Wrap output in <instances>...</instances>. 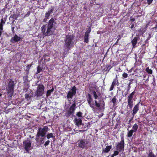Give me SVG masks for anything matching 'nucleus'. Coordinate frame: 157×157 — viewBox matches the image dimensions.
I'll return each mask as SVG.
<instances>
[{"mask_svg":"<svg viewBox=\"0 0 157 157\" xmlns=\"http://www.w3.org/2000/svg\"><path fill=\"white\" fill-rule=\"evenodd\" d=\"M87 97V102L90 107L92 108L93 111H95L96 109L95 106L98 109H105V102L103 98H98V101L96 100H95L94 104L92 103L93 102V98L90 94H88Z\"/></svg>","mask_w":157,"mask_h":157,"instance_id":"f257e3e1","label":"nucleus"},{"mask_svg":"<svg viewBox=\"0 0 157 157\" xmlns=\"http://www.w3.org/2000/svg\"><path fill=\"white\" fill-rule=\"evenodd\" d=\"M48 128L47 126H44L43 128H39L36 135L35 140L36 143L40 145L44 143V138L48 131Z\"/></svg>","mask_w":157,"mask_h":157,"instance_id":"f03ea898","label":"nucleus"},{"mask_svg":"<svg viewBox=\"0 0 157 157\" xmlns=\"http://www.w3.org/2000/svg\"><path fill=\"white\" fill-rule=\"evenodd\" d=\"M75 36L73 34L67 35L64 39V46L67 49V51L70 50V48L73 46Z\"/></svg>","mask_w":157,"mask_h":157,"instance_id":"7ed1b4c3","label":"nucleus"},{"mask_svg":"<svg viewBox=\"0 0 157 157\" xmlns=\"http://www.w3.org/2000/svg\"><path fill=\"white\" fill-rule=\"evenodd\" d=\"M14 86V81L12 79H10L9 82L7 89L8 94L10 97H12L13 95Z\"/></svg>","mask_w":157,"mask_h":157,"instance_id":"20e7f679","label":"nucleus"},{"mask_svg":"<svg viewBox=\"0 0 157 157\" xmlns=\"http://www.w3.org/2000/svg\"><path fill=\"white\" fill-rule=\"evenodd\" d=\"M44 87L43 84H39L37 85V90L35 93V96L39 97L43 95L44 93Z\"/></svg>","mask_w":157,"mask_h":157,"instance_id":"39448f33","label":"nucleus"},{"mask_svg":"<svg viewBox=\"0 0 157 157\" xmlns=\"http://www.w3.org/2000/svg\"><path fill=\"white\" fill-rule=\"evenodd\" d=\"M31 140L29 138H27V140L23 142L24 148L28 153H29V151L32 149L31 147Z\"/></svg>","mask_w":157,"mask_h":157,"instance_id":"423d86ee","label":"nucleus"},{"mask_svg":"<svg viewBox=\"0 0 157 157\" xmlns=\"http://www.w3.org/2000/svg\"><path fill=\"white\" fill-rule=\"evenodd\" d=\"M77 89L75 86H73L68 91L67 96V98L70 101L72 99L73 97L75 95L76 93Z\"/></svg>","mask_w":157,"mask_h":157,"instance_id":"0eeeda50","label":"nucleus"},{"mask_svg":"<svg viewBox=\"0 0 157 157\" xmlns=\"http://www.w3.org/2000/svg\"><path fill=\"white\" fill-rule=\"evenodd\" d=\"M135 93V91L134 90L133 92L130 93L127 97V106L130 109H131L133 106V96Z\"/></svg>","mask_w":157,"mask_h":157,"instance_id":"6e6552de","label":"nucleus"},{"mask_svg":"<svg viewBox=\"0 0 157 157\" xmlns=\"http://www.w3.org/2000/svg\"><path fill=\"white\" fill-rule=\"evenodd\" d=\"M121 141L117 145L116 149L119 151L123 152L124 151V141L123 136L121 137Z\"/></svg>","mask_w":157,"mask_h":157,"instance_id":"1a4fd4ad","label":"nucleus"},{"mask_svg":"<svg viewBox=\"0 0 157 157\" xmlns=\"http://www.w3.org/2000/svg\"><path fill=\"white\" fill-rule=\"evenodd\" d=\"M56 25V22L55 21V20L53 18H51L48 21V32L50 31H52V29L55 27Z\"/></svg>","mask_w":157,"mask_h":157,"instance_id":"9d476101","label":"nucleus"},{"mask_svg":"<svg viewBox=\"0 0 157 157\" xmlns=\"http://www.w3.org/2000/svg\"><path fill=\"white\" fill-rule=\"evenodd\" d=\"M46 28L45 25H43L41 27V31L44 36H48L52 35L53 34V32L52 31H50L48 32V29L46 32Z\"/></svg>","mask_w":157,"mask_h":157,"instance_id":"9b49d317","label":"nucleus"},{"mask_svg":"<svg viewBox=\"0 0 157 157\" xmlns=\"http://www.w3.org/2000/svg\"><path fill=\"white\" fill-rule=\"evenodd\" d=\"M78 147L80 148L83 149L86 147V145L87 143H86L85 140V139H82L80 140H78L77 141Z\"/></svg>","mask_w":157,"mask_h":157,"instance_id":"f8f14e48","label":"nucleus"},{"mask_svg":"<svg viewBox=\"0 0 157 157\" xmlns=\"http://www.w3.org/2000/svg\"><path fill=\"white\" fill-rule=\"evenodd\" d=\"M21 40V38L18 36L17 35L15 34L10 40V42L12 43L17 42Z\"/></svg>","mask_w":157,"mask_h":157,"instance_id":"ddd939ff","label":"nucleus"},{"mask_svg":"<svg viewBox=\"0 0 157 157\" xmlns=\"http://www.w3.org/2000/svg\"><path fill=\"white\" fill-rule=\"evenodd\" d=\"M54 10V7H52V9H49V10L47 12H46L45 13V17L46 19V20H45V19H44V22H46V20L47 19H49V17L50 15L53 13V11Z\"/></svg>","mask_w":157,"mask_h":157,"instance_id":"4468645a","label":"nucleus"},{"mask_svg":"<svg viewBox=\"0 0 157 157\" xmlns=\"http://www.w3.org/2000/svg\"><path fill=\"white\" fill-rule=\"evenodd\" d=\"M118 82V80L117 79V77L116 76V78L113 79L112 85L109 89V91L112 90L114 86H116Z\"/></svg>","mask_w":157,"mask_h":157,"instance_id":"2eb2a0df","label":"nucleus"},{"mask_svg":"<svg viewBox=\"0 0 157 157\" xmlns=\"http://www.w3.org/2000/svg\"><path fill=\"white\" fill-rule=\"evenodd\" d=\"M82 119L81 118H75L74 120V123L77 126L81 125L82 123Z\"/></svg>","mask_w":157,"mask_h":157,"instance_id":"dca6fc26","label":"nucleus"},{"mask_svg":"<svg viewBox=\"0 0 157 157\" xmlns=\"http://www.w3.org/2000/svg\"><path fill=\"white\" fill-rule=\"evenodd\" d=\"M139 103L137 104L134 107L132 110V115L134 116L135 114L139 110Z\"/></svg>","mask_w":157,"mask_h":157,"instance_id":"f3484780","label":"nucleus"},{"mask_svg":"<svg viewBox=\"0 0 157 157\" xmlns=\"http://www.w3.org/2000/svg\"><path fill=\"white\" fill-rule=\"evenodd\" d=\"M76 104L75 102L73 103L72 105L70 106L69 110L72 111L74 113H75V111L76 108Z\"/></svg>","mask_w":157,"mask_h":157,"instance_id":"a211bd4d","label":"nucleus"},{"mask_svg":"<svg viewBox=\"0 0 157 157\" xmlns=\"http://www.w3.org/2000/svg\"><path fill=\"white\" fill-rule=\"evenodd\" d=\"M139 39V37H134L133 40L131 41V43L132 44V45L133 47H135L136 46L137 40H138V39Z\"/></svg>","mask_w":157,"mask_h":157,"instance_id":"6ab92c4d","label":"nucleus"},{"mask_svg":"<svg viewBox=\"0 0 157 157\" xmlns=\"http://www.w3.org/2000/svg\"><path fill=\"white\" fill-rule=\"evenodd\" d=\"M112 148L111 146H106L105 148V149H103L102 150V153H108L110 151Z\"/></svg>","mask_w":157,"mask_h":157,"instance_id":"aec40b11","label":"nucleus"},{"mask_svg":"<svg viewBox=\"0 0 157 157\" xmlns=\"http://www.w3.org/2000/svg\"><path fill=\"white\" fill-rule=\"evenodd\" d=\"M89 35L85 34L84 36V42L88 43L89 42Z\"/></svg>","mask_w":157,"mask_h":157,"instance_id":"412c9836","label":"nucleus"},{"mask_svg":"<svg viewBox=\"0 0 157 157\" xmlns=\"http://www.w3.org/2000/svg\"><path fill=\"white\" fill-rule=\"evenodd\" d=\"M54 88H52L51 89L47 90L46 94V97H48V96H50L51 93L54 91Z\"/></svg>","mask_w":157,"mask_h":157,"instance_id":"4be33fe9","label":"nucleus"},{"mask_svg":"<svg viewBox=\"0 0 157 157\" xmlns=\"http://www.w3.org/2000/svg\"><path fill=\"white\" fill-rule=\"evenodd\" d=\"M148 157H156L155 155L153 153L151 150H149V153L148 154Z\"/></svg>","mask_w":157,"mask_h":157,"instance_id":"5701e85b","label":"nucleus"},{"mask_svg":"<svg viewBox=\"0 0 157 157\" xmlns=\"http://www.w3.org/2000/svg\"><path fill=\"white\" fill-rule=\"evenodd\" d=\"M138 128V126L136 123L135 124L133 125V126L132 127V129H133L132 130H133L134 131V132H136L137 131V130Z\"/></svg>","mask_w":157,"mask_h":157,"instance_id":"b1692460","label":"nucleus"},{"mask_svg":"<svg viewBox=\"0 0 157 157\" xmlns=\"http://www.w3.org/2000/svg\"><path fill=\"white\" fill-rule=\"evenodd\" d=\"M133 132H134V131L132 130L128 131L127 135V137H130L132 136V135Z\"/></svg>","mask_w":157,"mask_h":157,"instance_id":"393cba45","label":"nucleus"},{"mask_svg":"<svg viewBox=\"0 0 157 157\" xmlns=\"http://www.w3.org/2000/svg\"><path fill=\"white\" fill-rule=\"evenodd\" d=\"M117 99L116 97L114 96L113 97L112 100L110 101V102H112L113 103V105L114 106L115 105L116 103H117Z\"/></svg>","mask_w":157,"mask_h":157,"instance_id":"a878e982","label":"nucleus"},{"mask_svg":"<svg viewBox=\"0 0 157 157\" xmlns=\"http://www.w3.org/2000/svg\"><path fill=\"white\" fill-rule=\"evenodd\" d=\"M46 137L48 139H49L51 138H55V136H53L52 133H48L46 135Z\"/></svg>","mask_w":157,"mask_h":157,"instance_id":"bb28decb","label":"nucleus"},{"mask_svg":"<svg viewBox=\"0 0 157 157\" xmlns=\"http://www.w3.org/2000/svg\"><path fill=\"white\" fill-rule=\"evenodd\" d=\"M74 113L70 111V110H68L67 111V113H66V116L67 117H69L70 115H73L74 114Z\"/></svg>","mask_w":157,"mask_h":157,"instance_id":"cd10ccee","label":"nucleus"},{"mask_svg":"<svg viewBox=\"0 0 157 157\" xmlns=\"http://www.w3.org/2000/svg\"><path fill=\"white\" fill-rule=\"evenodd\" d=\"M25 98L27 100L30 99L31 98V95L28 94H26L25 95Z\"/></svg>","mask_w":157,"mask_h":157,"instance_id":"c85d7f7f","label":"nucleus"},{"mask_svg":"<svg viewBox=\"0 0 157 157\" xmlns=\"http://www.w3.org/2000/svg\"><path fill=\"white\" fill-rule=\"evenodd\" d=\"M146 71L149 74H152V70L151 69H149L148 67L146 68Z\"/></svg>","mask_w":157,"mask_h":157,"instance_id":"c756f323","label":"nucleus"},{"mask_svg":"<svg viewBox=\"0 0 157 157\" xmlns=\"http://www.w3.org/2000/svg\"><path fill=\"white\" fill-rule=\"evenodd\" d=\"M42 70V67L38 66L37 67V70L36 72L37 74L40 73Z\"/></svg>","mask_w":157,"mask_h":157,"instance_id":"7c9ffc66","label":"nucleus"},{"mask_svg":"<svg viewBox=\"0 0 157 157\" xmlns=\"http://www.w3.org/2000/svg\"><path fill=\"white\" fill-rule=\"evenodd\" d=\"M43 58H44V59L45 62H48L49 61L50 59L48 57V56L46 55H44Z\"/></svg>","mask_w":157,"mask_h":157,"instance_id":"2f4dec72","label":"nucleus"},{"mask_svg":"<svg viewBox=\"0 0 157 157\" xmlns=\"http://www.w3.org/2000/svg\"><path fill=\"white\" fill-rule=\"evenodd\" d=\"M82 113L80 112H78L76 113V115L79 118H82Z\"/></svg>","mask_w":157,"mask_h":157,"instance_id":"473e14b6","label":"nucleus"},{"mask_svg":"<svg viewBox=\"0 0 157 157\" xmlns=\"http://www.w3.org/2000/svg\"><path fill=\"white\" fill-rule=\"evenodd\" d=\"M93 94L95 100L97 99L98 97L95 91H94L93 92Z\"/></svg>","mask_w":157,"mask_h":157,"instance_id":"72a5a7b5","label":"nucleus"},{"mask_svg":"<svg viewBox=\"0 0 157 157\" xmlns=\"http://www.w3.org/2000/svg\"><path fill=\"white\" fill-rule=\"evenodd\" d=\"M120 152V151H119L117 150H116V151H114V153L113 154V155H114L115 156H117L119 154V152Z\"/></svg>","mask_w":157,"mask_h":157,"instance_id":"f704fd0d","label":"nucleus"},{"mask_svg":"<svg viewBox=\"0 0 157 157\" xmlns=\"http://www.w3.org/2000/svg\"><path fill=\"white\" fill-rule=\"evenodd\" d=\"M107 70H108L109 71L111 68L112 67L110 64H108L107 65Z\"/></svg>","mask_w":157,"mask_h":157,"instance_id":"c9c22d12","label":"nucleus"},{"mask_svg":"<svg viewBox=\"0 0 157 157\" xmlns=\"http://www.w3.org/2000/svg\"><path fill=\"white\" fill-rule=\"evenodd\" d=\"M122 77L124 78H126L128 77V75L127 73L124 72L122 75Z\"/></svg>","mask_w":157,"mask_h":157,"instance_id":"e433bc0d","label":"nucleus"},{"mask_svg":"<svg viewBox=\"0 0 157 157\" xmlns=\"http://www.w3.org/2000/svg\"><path fill=\"white\" fill-rule=\"evenodd\" d=\"M91 31V28H89L87 30V31L85 32V33L87 34H88L89 35Z\"/></svg>","mask_w":157,"mask_h":157,"instance_id":"4c0bfd02","label":"nucleus"},{"mask_svg":"<svg viewBox=\"0 0 157 157\" xmlns=\"http://www.w3.org/2000/svg\"><path fill=\"white\" fill-rule=\"evenodd\" d=\"M49 143H50V141L49 140H47V141H46L45 143V144H44L45 147H46L47 146H48L49 144Z\"/></svg>","mask_w":157,"mask_h":157,"instance_id":"58836bf2","label":"nucleus"},{"mask_svg":"<svg viewBox=\"0 0 157 157\" xmlns=\"http://www.w3.org/2000/svg\"><path fill=\"white\" fill-rule=\"evenodd\" d=\"M131 25L130 28L131 29H133L134 26V25H135V23H133L132 22L131 23Z\"/></svg>","mask_w":157,"mask_h":157,"instance_id":"ea45409f","label":"nucleus"},{"mask_svg":"<svg viewBox=\"0 0 157 157\" xmlns=\"http://www.w3.org/2000/svg\"><path fill=\"white\" fill-rule=\"evenodd\" d=\"M30 14V11H28L27 13L25 15V17H27L29 16Z\"/></svg>","mask_w":157,"mask_h":157,"instance_id":"a19ab883","label":"nucleus"},{"mask_svg":"<svg viewBox=\"0 0 157 157\" xmlns=\"http://www.w3.org/2000/svg\"><path fill=\"white\" fill-rule=\"evenodd\" d=\"M131 84L128 83V86H127V87H128L127 91H128L130 90V89L131 87Z\"/></svg>","mask_w":157,"mask_h":157,"instance_id":"79ce46f5","label":"nucleus"},{"mask_svg":"<svg viewBox=\"0 0 157 157\" xmlns=\"http://www.w3.org/2000/svg\"><path fill=\"white\" fill-rule=\"evenodd\" d=\"M153 0H147V3L148 4L150 5L152 2Z\"/></svg>","mask_w":157,"mask_h":157,"instance_id":"37998d69","label":"nucleus"},{"mask_svg":"<svg viewBox=\"0 0 157 157\" xmlns=\"http://www.w3.org/2000/svg\"><path fill=\"white\" fill-rule=\"evenodd\" d=\"M133 81H134L133 79H131L129 80V83L131 84H132L133 82Z\"/></svg>","mask_w":157,"mask_h":157,"instance_id":"c03bdc74","label":"nucleus"},{"mask_svg":"<svg viewBox=\"0 0 157 157\" xmlns=\"http://www.w3.org/2000/svg\"><path fill=\"white\" fill-rule=\"evenodd\" d=\"M3 29V25L0 24V30H2Z\"/></svg>","mask_w":157,"mask_h":157,"instance_id":"a18cd8bd","label":"nucleus"},{"mask_svg":"<svg viewBox=\"0 0 157 157\" xmlns=\"http://www.w3.org/2000/svg\"><path fill=\"white\" fill-rule=\"evenodd\" d=\"M5 23V21H4L3 19L2 18L1 20V21L0 24H4Z\"/></svg>","mask_w":157,"mask_h":157,"instance_id":"49530a36","label":"nucleus"},{"mask_svg":"<svg viewBox=\"0 0 157 157\" xmlns=\"http://www.w3.org/2000/svg\"><path fill=\"white\" fill-rule=\"evenodd\" d=\"M135 21V18H130V21H132V22H133V21Z\"/></svg>","mask_w":157,"mask_h":157,"instance_id":"de8ad7c7","label":"nucleus"},{"mask_svg":"<svg viewBox=\"0 0 157 157\" xmlns=\"http://www.w3.org/2000/svg\"><path fill=\"white\" fill-rule=\"evenodd\" d=\"M32 66V64H29V65H28L27 66H26V68L27 69H29V68L31 67Z\"/></svg>","mask_w":157,"mask_h":157,"instance_id":"09e8293b","label":"nucleus"},{"mask_svg":"<svg viewBox=\"0 0 157 157\" xmlns=\"http://www.w3.org/2000/svg\"><path fill=\"white\" fill-rule=\"evenodd\" d=\"M15 29V27H12L11 29L13 33H14V29Z\"/></svg>","mask_w":157,"mask_h":157,"instance_id":"8fccbe9b","label":"nucleus"},{"mask_svg":"<svg viewBox=\"0 0 157 157\" xmlns=\"http://www.w3.org/2000/svg\"><path fill=\"white\" fill-rule=\"evenodd\" d=\"M119 40V39H117V41L116 42V43L115 44V45H117L118 43V41Z\"/></svg>","mask_w":157,"mask_h":157,"instance_id":"3c124183","label":"nucleus"},{"mask_svg":"<svg viewBox=\"0 0 157 157\" xmlns=\"http://www.w3.org/2000/svg\"><path fill=\"white\" fill-rule=\"evenodd\" d=\"M118 38L117 39H119V40H120L121 38V36L120 35L118 36Z\"/></svg>","mask_w":157,"mask_h":157,"instance_id":"603ef678","label":"nucleus"},{"mask_svg":"<svg viewBox=\"0 0 157 157\" xmlns=\"http://www.w3.org/2000/svg\"><path fill=\"white\" fill-rule=\"evenodd\" d=\"M23 90H25L26 91H27V89H25V88H24V89H23Z\"/></svg>","mask_w":157,"mask_h":157,"instance_id":"864d4df0","label":"nucleus"},{"mask_svg":"<svg viewBox=\"0 0 157 157\" xmlns=\"http://www.w3.org/2000/svg\"><path fill=\"white\" fill-rule=\"evenodd\" d=\"M101 93L99 92L98 93V95L99 96H101Z\"/></svg>","mask_w":157,"mask_h":157,"instance_id":"5fc2aeb1","label":"nucleus"},{"mask_svg":"<svg viewBox=\"0 0 157 157\" xmlns=\"http://www.w3.org/2000/svg\"><path fill=\"white\" fill-rule=\"evenodd\" d=\"M2 31L0 30V36L2 35Z\"/></svg>","mask_w":157,"mask_h":157,"instance_id":"6e6d98bb","label":"nucleus"},{"mask_svg":"<svg viewBox=\"0 0 157 157\" xmlns=\"http://www.w3.org/2000/svg\"><path fill=\"white\" fill-rule=\"evenodd\" d=\"M88 124H89V125H87V127H90V123H88Z\"/></svg>","mask_w":157,"mask_h":157,"instance_id":"4d7b16f0","label":"nucleus"},{"mask_svg":"<svg viewBox=\"0 0 157 157\" xmlns=\"http://www.w3.org/2000/svg\"><path fill=\"white\" fill-rule=\"evenodd\" d=\"M114 156H115L114 155H113V154L111 156V157H114Z\"/></svg>","mask_w":157,"mask_h":157,"instance_id":"13d9d810","label":"nucleus"},{"mask_svg":"<svg viewBox=\"0 0 157 157\" xmlns=\"http://www.w3.org/2000/svg\"><path fill=\"white\" fill-rule=\"evenodd\" d=\"M132 119V118L129 120V123H130L131 122V121Z\"/></svg>","mask_w":157,"mask_h":157,"instance_id":"bf43d9fd","label":"nucleus"},{"mask_svg":"<svg viewBox=\"0 0 157 157\" xmlns=\"http://www.w3.org/2000/svg\"><path fill=\"white\" fill-rule=\"evenodd\" d=\"M149 39H150V38H147V39L146 40V41H148V40Z\"/></svg>","mask_w":157,"mask_h":157,"instance_id":"052dcab7","label":"nucleus"},{"mask_svg":"<svg viewBox=\"0 0 157 157\" xmlns=\"http://www.w3.org/2000/svg\"><path fill=\"white\" fill-rule=\"evenodd\" d=\"M2 94L0 93V97L2 96Z\"/></svg>","mask_w":157,"mask_h":157,"instance_id":"680f3d73","label":"nucleus"},{"mask_svg":"<svg viewBox=\"0 0 157 157\" xmlns=\"http://www.w3.org/2000/svg\"><path fill=\"white\" fill-rule=\"evenodd\" d=\"M30 90V93L32 92V94L33 93L32 90Z\"/></svg>","mask_w":157,"mask_h":157,"instance_id":"e2e57ef3","label":"nucleus"},{"mask_svg":"<svg viewBox=\"0 0 157 157\" xmlns=\"http://www.w3.org/2000/svg\"><path fill=\"white\" fill-rule=\"evenodd\" d=\"M117 127V125H116V126H115V128H115H115H116Z\"/></svg>","mask_w":157,"mask_h":157,"instance_id":"0e129e2a","label":"nucleus"},{"mask_svg":"<svg viewBox=\"0 0 157 157\" xmlns=\"http://www.w3.org/2000/svg\"><path fill=\"white\" fill-rule=\"evenodd\" d=\"M141 30V29H140V31Z\"/></svg>","mask_w":157,"mask_h":157,"instance_id":"69168bd1","label":"nucleus"},{"mask_svg":"<svg viewBox=\"0 0 157 157\" xmlns=\"http://www.w3.org/2000/svg\"><path fill=\"white\" fill-rule=\"evenodd\" d=\"M46 0L47 1H48V0Z\"/></svg>","mask_w":157,"mask_h":157,"instance_id":"338daca9","label":"nucleus"}]
</instances>
